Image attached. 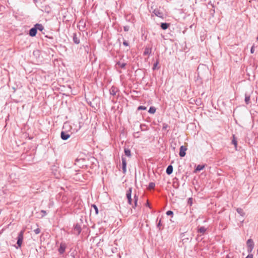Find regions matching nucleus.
<instances>
[{"instance_id":"obj_18","label":"nucleus","mask_w":258,"mask_h":258,"mask_svg":"<svg viewBox=\"0 0 258 258\" xmlns=\"http://www.w3.org/2000/svg\"><path fill=\"white\" fill-rule=\"evenodd\" d=\"M152 52V48L146 47L143 53L144 56L150 54Z\"/></svg>"},{"instance_id":"obj_47","label":"nucleus","mask_w":258,"mask_h":258,"mask_svg":"<svg viewBox=\"0 0 258 258\" xmlns=\"http://www.w3.org/2000/svg\"><path fill=\"white\" fill-rule=\"evenodd\" d=\"M35 53H39V51L38 50L34 51L33 53L35 54Z\"/></svg>"},{"instance_id":"obj_26","label":"nucleus","mask_w":258,"mask_h":258,"mask_svg":"<svg viewBox=\"0 0 258 258\" xmlns=\"http://www.w3.org/2000/svg\"><path fill=\"white\" fill-rule=\"evenodd\" d=\"M92 209H91V211H92V210L93 209L94 211H95V214L97 215L98 214V209L97 208V207L96 206V205H95V204H93L92 205Z\"/></svg>"},{"instance_id":"obj_22","label":"nucleus","mask_w":258,"mask_h":258,"mask_svg":"<svg viewBox=\"0 0 258 258\" xmlns=\"http://www.w3.org/2000/svg\"><path fill=\"white\" fill-rule=\"evenodd\" d=\"M236 211L240 216L242 217L245 215V213L244 212L243 209L240 208H237Z\"/></svg>"},{"instance_id":"obj_49","label":"nucleus","mask_w":258,"mask_h":258,"mask_svg":"<svg viewBox=\"0 0 258 258\" xmlns=\"http://www.w3.org/2000/svg\"><path fill=\"white\" fill-rule=\"evenodd\" d=\"M146 206L149 207V203H147Z\"/></svg>"},{"instance_id":"obj_11","label":"nucleus","mask_w":258,"mask_h":258,"mask_svg":"<svg viewBox=\"0 0 258 258\" xmlns=\"http://www.w3.org/2000/svg\"><path fill=\"white\" fill-rule=\"evenodd\" d=\"M117 91H118V89L114 86H112L109 90L110 94L112 96H115Z\"/></svg>"},{"instance_id":"obj_16","label":"nucleus","mask_w":258,"mask_h":258,"mask_svg":"<svg viewBox=\"0 0 258 258\" xmlns=\"http://www.w3.org/2000/svg\"><path fill=\"white\" fill-rule=\"evenodd\" d=\"M250 96L247 93H245V103L248 105L250 103Z\"/></svg>"},{"instance_id":"obj_39","label":"nucleus","mask_w":258,"mask_h":258,"mask_svg":"<svg viewBox=\"0 0 258 258\" xmlns=\"http://www.w3.org/2000/svg\"><path fill=\"white\" fill-rule=\"evenodd\" d=\"M245 258H253V255L251 253H249Z\"/></svg>"},{"instance_id":"obj_43","label":"nucleus","mask_w":258,"mask_h":258,"mask_svg":"<svg viewBox=\"0 0 258 258\" xmlns=\"http://www.w3.org/2000/svg\"><path fill=\"white\" fill-rule=\"evenodd\" d=\"M189 240V238L188 237L187 238H184L182 239V241H184V242H186L187 240Z\"/></svg>"},{"instance_id":"obj_20","label":"nucleus","mask_w":258,"mask_h":258,"mask_svg":"<svg viewBox=\"0 0 258 258\" xmlns=\"http://www.w3.org/2000/svg\"><path fill=\"white\" fill-rule=\"evenodd\" d=\"M116 66H119L121 69H125V66H126V63L125 62H121L118 61L116 63Z\"/></svg>"},{"instance_id":"obj_34","label":"nucleus","mask_w":258,"mask_h":258,"mask_svg":"<svg viewBox=\"0 0 258 258\" xmlns=\"http://www.w3.org/2000/svg\"><path fill=\"white\" fill-rule=\"evenodd\" d=\"M123 45L124 46H129V43L128 42H127V41L125 40H123Z\"/></svg>"},{"instance_id":"obj_23","label":"nucleus","mask_w":258,"mask_h":258,"mask_svg":"<svg viewBox=\"0 0 258 258\" xmlns=\"http://www.w3.org/2000/svg\"><path fill=\"white\" fill-rule=\"evenodd\" d=\"M205 167V165H198L195 169V172L200 171L203 170Z\"/></svg>"},{"instance_id":"obj_40","label":"nucleus","mask_w":258,"mask_h":258,"mask_svg":"<svg viewBox=\"0 0 258 258\" xmlns=\"http://www.w3.org/2000/svg\"><path fill=\"white\" fill-rule=\"evenodd\" d=\"M134 201L136 200L137 201H138V196L136 194H135L134 196Z\"/></svg>"},{"instance_id":"obj_50","label":"nucleus","mask_w":258,"mask_h":258,"mask_svg":"<svg viewBox=\"0 0 258 258\" xmlns=\"http://www.w3.org/2000/svg\"><path fill=\"white\" fill-rule=\"evenodd\" d=\"M1 212H2V210L0 209V214H1Z\"/></svg>"},{"instance_id":"obj_35","label":"nucleus","mask_w":258,"mask_h":258,"mask_svg":"<svg viewBox=\"0 0 258 258\" xmlns=\"http://www.w3.org/2000/svg\"><path fill=\"white\" fill-rule=\"evenodd\" d=\"M130 29V27L128 26H125L123 27V30L124 31H128Z\"/></svg>"},{"instance_id":"obj_9","label":"nucleus","mask_w":258,"mask_h":258,"mask_svg":"<svg viewBox=\"0 0 258 258\" xmlns=\"http://www.w3.org/2000/svg\"><path fill=\"white\" fill-rule=\"evenodd\" d=\"M153 13L157 17H158L162 19L164 18L163 13L158 9H154Z\"/></svg>"},{"instance_id":"obj_31","label":"nucleus","mask_w":258,"mask_h":258,"mask_svg":"<svg viewBox=\"0 0 258 258\" xmlns=\"http://www.w3.org/2000/svg\"><path fill=\"white\" fill-rule=\"evenodd\" d=\"M158 64H159V60H156V62H155V63H154V65H153V67L152 69H153V70H156V67H157V65H158Z\"/></svg>"},{"instance_id":"obj_3","label":"nucleus","mask_w":258,"mask_h":258,"mask_svg":"<svg viewBox=\"0 0 258 258\" xmlns=\"http://www.w3.org/2000/svg\"><path fill=\"white\" fill-rule=\"evenodd\" d=\"M132 188L130 187L126 191V197L127 199V203L128 204L132 205Z\"/></svg>"},{"instance_id":"obj_46","label":"nucleus","mask_w":258,"mask_h":258,"mask_svg":"<svg viewBox=\"0 0 258 258\" xmlns=\"http://www.w3.org/2000/svg\"><path fill=\"white\" fill-rule=\"evenodd\" d=\"M200 102H201L200 100H196V102H197L196 104H198V103H200Z\"/></svg>"},{"instance_id":"obj_29","label":"nucleus","mask_w":258,"mask_h":258,"mask_svg":"<svg viewBox=\"0 0 258 258\" xmlns=\"http://www.w3.org/2000/svg\"><path fill=\"white\" fill-rule=\"evenodd\" d=\"M146 109H147V107L146 106H142V105L139 106L137 108L138 110H145Z\"/></svg>"},{"instance_id":"obj_44","label":"nucleus","mask_w":258,"mask_h":258,"mask_svg":"<svg viewBox=\"0 0 258 258\" xmlns=\"http://www.w3.org/2000/svg\"><path fill=\"white\" fill-rule=\"evenodd\" d=\"M79 23H80V24L81 23V24H84V25L83 27H84V28L85 27V23H84V21H80L79 22Z\"/></svg>"},{"instance_id":"obj_19","label":"nucleus","mask_w":258,"mask_h":258,"mask_svg":"<svg viewBox=\"0 0 258 258\" xmlns=\"http://www.w3.org/2000/svg\"><path fill=\"white\" fill-rule=\"evenodd\" d=\"M34 25H35L36 29L37 30H39L40 31H42L44 29L43 26L42 24L37 23Z\"/></svg>"},{"instance_id":"obj_51","label":"nucleus","mask_w":258,"mask_h":258,"mask_svg":"<svg viewBox=\"0 0 258 258\" xmlns=\"http://www.w3.org/2000/svg\"><path fill=\"white\" fill-rule=\"evenodd\" d=\"M257 254H258V249H257Z\"/></svg>"},{"instance_id":"obj_27","label":"nucleus","mask_w":258,"mask_h":258,"mask_svg":"<svg viewBox=\"0 0 258 258\" xmlns=\"http://www.w3.org/2000/svg\"><path fill=\"white\" fill-rule=\"evenodd\" d=\"M155 186V183L151 182H150L149 184L148 188L149 189H152L154 188Z\"/></svg>"},{"instance_id":"obj_5","label":"nucleus","mask_w":258,"mask_h":258,"mask_svg":"<svg viewBox=\"0 0 258 258\" xmlns=\"http://www.w3.org/2000/svg\"><path fill=\"white\" fill-rule=\"evenodd\" d=\"M74 231L75 233H76L77 235H79L82 231L81 225L78 223H76L75 225H74Z\"/></svg>"},{"instance_id":"obj_7","label":"nucleus","mask_w":258,"mask_h":258,"mask_svg":"<svg viewBox=\"0 0 258 258\" xmlns=\"http://www.w3.org/2000/svg\"><path fill=\"white\" fill-rule=\"evenodd\" d=\"M66 247L67 245L66 243L61 242L60 244L59 248L58 249V251L59 254H63L65 252Z\"/></svg>"},{"instance_id":"obj_33","label":"nucleus","mask_w":258,"mask_h":258,"mask_svg":"<svg viewBox=\"0 0 258 258\" xmlns=\"http://www.w3.org/2000/svg\"><path fill=\"white\" fill-rule=\"evenodd\" d=\"M34 232H35V234H38L40 233L41 230H40V228H38L35 229L34 230Z\"/></svg>"},{"instance_id":"obj_30","label":"nucleus","mask_w":258,"mask_h":258,"mask_svg":"<svg viewBox=\"0 0 258 258\" xmlns=\"http://www.w3.org/2000/svg\"><path fill=\"white\" fill-rule=\"evenodd\" d=\"M166 214L167 216H170L171 217H173L174 214L173 211L170 210L167 211Z\"/></svg>"},{"instance_id":"obj_42","label":"nucleus","mask_w":258,"mask_h":258,"mask_svg":"<svg viewBox=\"0 0 258 258\" xmlns=\"http://www.w3.org/2000/svg\"><path fill=\"white\" fill-rule=\"evenodd\" d=\"M144 126H146V124H141V125H140V127H141V130H142V131H143V130H144L143 129H142V128H144Z\"/></svg>"},{"instance_id":"obj_41","label":"nucleus","mask_w":258,"mask_h":258,"mask_svg":"<svg viewBox=\"0 0 258 258\" xmlns=\"http://www.w3.org/2000/svg\"><path fill=\"white\" fill-rule=\"evenodd\" d=\"M144 126H146V124H141V125H140V127H141V130H142V131H143V130H144L143 129H142V128H144Z\"/></svg>"},{"instance_id":"obj_32","label":"nucleus","mask_w":258,"mask_h":258,"mask_svg":"<svg viewBox=\"0 0 258 258\" xmlns=\"http://www.w3.org/2000/svg\"><path fill=\"white\" fill-rule=\"evenodd\" d=\"M134 205H133L132 208L133 209H135L138 206V201L136 200L134 202Z\"/></svg>"},{"instance_id":"obj_24","label":"nucleus","mask_w":258,"mask_h":258,"mask_svg":"<svg viewBox=\"0 0 258 258\" xmlns=\"http://www.w3.org/2000/svg\"><path fill=\"white\" fill-rule=\"evenodd\" d=\"M157 222V227L159 229V230H161L163 229L162 228V224H161V219H160L159 221L158 222V218L156 220Z\"/></svg>"},{"instance_id":"obj_28","label":"nucleus","mask_w":258,"mask_h":258,"mask_svg":"<svg viewBox=\"0 0 258 258\" xmlns=\"http://www.w3.org/2000/svg\"><path fill=\"white\" fill-rule=\"evenodd\" d=\"M192 201H193V199L192 198H189L187 199V204L189 205L190 206H191L192 204Z\"/></svg>"},{"instance_id":"obj_1","label":"nucleus","mask_w":258,"mask_h":258,"mask_svg":"<svg viewBox=\"0 0 258 258\" xmlns=\"http://www.w3.org/2000/svg\"><path fill=\"white\" fill-rule=\"evenodd\" d=\"M66 125H68V124L65 123L63 126L62 131L60 133V138L62 140L64 141L67 140L71 136V134H70V132H71L70 131L64 130L66 127Z\"/></svg>"},{"instance_id":"obj_21","label":"nucleus","mask_w":258,"mask_h":258,"mask_svg":"<svg viewBox=\"0 0 258 258\" xmlns=\"http://www.w3.org/2000/svg\"><path fill=\"white\" fill-rule=\"evenodd\" d=\"M124 152L125 155L127 157H130L131 156V152L129 149L124 148Z\"/></svg>"},{"instance_id":"obj_36","label":"nucleus","mask_w":258,"mask_h":258,"mask_svg":"<svg viewBox=\"0 0 258 258\" xmlns=\"http://www.w3.org/2000/svg\"><path fill=\"white\" fill-rule=\"evenodd\" d=\"M168 125L167 123H163V130H166L167 127H168Z\"/></svg>"},{"instance_id":"obj_2","label":"nucleus","mask_w":258,"mask_h":258,"mask_svg":"<svg viewBox=\"0 0 258 258\" xmlns=\"http://www.w3.org/2000/svg\"><path fill=\"white\" fill-rule=\"evenodd\" d=\"M246 244L247 247V252L248 253H251L254 246L252 239L250 238L248 239L246 242Z\"/></svg>"},{"instance_id":"obj_4","label":"nucleus","mask_w":258,"mask_h":258,"mask_svg":"<svg viewBox=\"0 0 258 258\" xmlns=\"http://www.w3.org/2000/svg\"><path fill=\"white\" fill-rule=\"evenodd\" d=\"M23 234L24 231H21L17 237V244L20 247L22 244L23 240Z\"/></svg>"},{"instance_id":"obj_15","label":"nucleus","mask_w":258,"mask_h":258,"mask_svg":"<svg viewBox=\"0 0 258 258\" xmlns=\"http://www.w3.org/2000/svg\"><path fill=\"white\" fill-rule=\"evenodd\" d=\"M173 168L171 165H169L166 168V173L168 175H170L173 172Z\"/></svg>"},{"instance_id":"obj_12","label":"nucleus","mask_w":258,"mask_h":258,"mask_svg":"<svg viewBox=\"0 0 258 258\" xmlns=\"http://www.w3.org/2000/svg\"><path fill=\"white\" fill-rule=\"evenodd\" d=\"M73 39L74 42L75 44H78L80 43V38H79V37L78 36L77 34L76 33H73Z\"/></svg>"},{"instance_id":"obj_10","label":"nucleus","mask_w":258,"mask_h":258,"mask_svg":"<svg viewBox=\"0 0 258 258\" xmlns=\"http://www.w3.org/2000/svg\"><path fill=\"white\" fill-rule=\"evenodd\" d=\"M37 30L36 29V28L34 25L33 28H31L29 30V35L31 37H35L37 34Z\"/></svg>"},{"instance_id":"obj_48","label":"nucleus","mask_w":258,"mask_h":258,"mask_svg":"<svg viewBox=\"0 0 258 258\" xmlns=\"http://www.w3.org/2000/svg\"><path fill=\"white\" fill-rule=\"evenodd\" d=\"M118 42L119 43V44H120V43H121V42H120V39H119V38L118 39Z\"/></svg>"},{"instance_id":"obj_13","label":"nucleus","mask_w":258,"mask_h":258,"mask_svg":"<svg viewBox=\"0 0 258 258\" xmlns=\"http://www.w3.org/2000/svg\"><path fill=\"white\" fill-rule=\"evenodd\" d=\"M231 143L233 145H234L235 150H237V138L235 137V135H232V139Z\"/></svg>"},{"instance_id":"obj_37","label":"nucleus","mask_w":258,"mask_h":258,"mask_svg":"<svg viewBox=\"0 0 258 258\" xmlns=\"http://www.w3.org/2000/svg\"><path fill=\"white\" fill-rule=\"evenodd\" d=\"M41 213H43V215H42V217H44L46 215V212L45 210H42L41 211Z\"/></svg>"},{"instance_id":"obj_6","label":"nucleus","mask_w":258,"mask_h":258,"mask_svg":"<svg viewBox=\"0 0 258 258\" xmlns=\"http://www.w3.org/2000/svg\"><path fill=\"white\" fill-rule=\"evenodd\" d=\"M121 161L122 172L124 174L126 172V159L123 156L121 157Z\"/></svg>"},{"instance_id":"obj_8","label":"nucleus","mask_w":258,"mask_h":258,"mask_svg":"<svg viewBox=\"0 0 258 258\" xmlns=\"http://www.w3.org/2000/svg\"><path fill=\"white\" fill-rule=\"evenodd\" d=\"M187 149V148L184 146H181L180 147L179 153L180 157H183L185 156Z\"/></svg>"},{"instance_id":"obj_45","label":"nucleus","mask_w":258,"mask_h":258,"mask_svg":"<svg viewBox=\"0 0 258 258\" xmlns=\"http://www.w3.org/2000/svg\"><path fill=\"white\" fill-rule=\"evenodd\" d=\"M80 160H81V159H76L75 164H77L76 162H79Z\"/></svg>"},{"instance_id":"obj_14","label":"nucleus","mask_w":258,"mask_h":258,"mask_svg":"<svg viewBox=\"0 0 258 258\" xmlns=\"http://www.w3.org/2000/svg\"><path fill=\"white\" fill-rule=\"evenodd\" d=\"M206 231L207 228L204 226L198 227V232L201 233L202 235H204Z\"/></svg>"},{"instance_id":"obj_17","label":"nucleus","mask_w":258,"mask_h":258,"mask_svg":"<svg viewBox=\"0 0 258 258\" xmlns=\"http://www.w3.org/2000/svg\"><path fill=\"white\" fill-rule=\"evenodd\" d=\"M169 26H170V24L167 23H161V25H160L161 28L164 30H165L167 29H168Z\"/></svg>"},{"instance_id":"obj_25","label":"nucleus","mask_w":258,"mask_h":258,"mask_svg":"<svg viewBox=\"0 0 258 258\" xmlns=\"http://www.w3.org/2000/svg\"><path fill=\"white\" fill-rule=\"evenodd\" d=\"M156 108L154 106H151L148 110V112L151 114H154L155 113Z\"/></svg>"},{"instance_id":"obj_38","label":"nucleus","mask_w":258,"mask_h":258,"mask_svg":"<svg viewBox=\"0 0 258 258\" xmlns=\"http://www.w3.org/2000/svg\"><path fill=\"white\" fill-rule=\"evenodd\" d=\"M254 52V46L253 45L250 49L251 53H253Z\"/></svg>"}]
</instances>
